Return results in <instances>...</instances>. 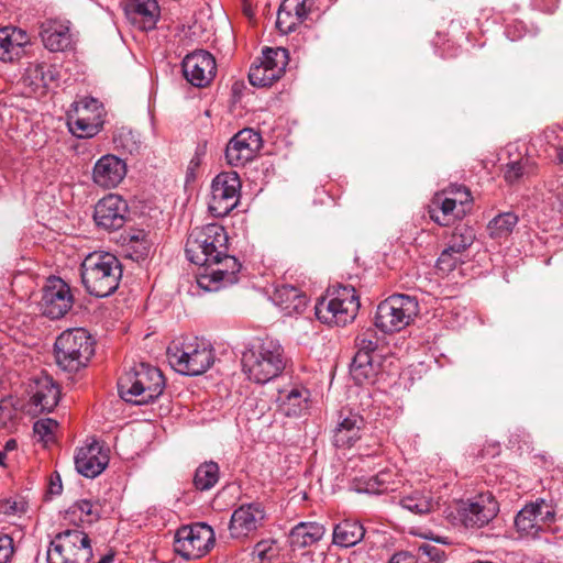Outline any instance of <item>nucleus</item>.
<instances>
[{
  "label": "nucleus",
  "mask_w": 563,
  "mask_h": 563,
  "mask_svg": "<svg viewBox=\"0 0 563 563\" xmlns=\"http://www.w3.org/2000/svg\"><path fill=\"white\" fill-rule=\"evenodd\" d=\"M80 276L87 292L104 298L118 289L122 278V265L111 253H90L80 265Z\"/></svg>",
  "instance_id": "obj_1"
},
{
  "label": "nucleus",
  "mask_w": 563,
  "mask_h": 563,
  "mask_svg": "<svg viewBox=\"0 0 563 563\" xmlns=\"http://www.w3.org/2000/svg\"><path fill=\"white\" fill-rule=\"evenodd\" d=\"M286 364L284 347L277 340L269 338L252 345L242 355L243 372L256 384H266L276 378Z\"/></svg>",
  "instance_id": "obj_2"
},
{
  "label": "nucleus",
  "mask_w": 563,
  "mask_h": 563,
  "mask_svg": "<svg viewBox=\"0 0 563 563\" xmlns=\"http://www.w3.org/2000/svg\"><path fill=\"white\" fill-rule=\"evenodd\" d=\"M165 389V378L159 368L140 363L118 380L120 397L134 405L155 401Z\"/></svg>",
  "instance_id": "obj_3"
},
{
  "label": "nucleus",
  "mask_w": 563,
  "mask_h": 563,
  "mask_svg": "<svg viewBox=\"0 0 563 563\" xmlns=\"http://www.w3.org/2000/svg\"><path fill=\"white\" fill-rule=\"evenodd\" d=\"M360 299L354 287L332 285L316 306V317L322 323L344 327L352 322L360 309Z\"/></svg>",
  "instance_id": "obj_4"
},
{
  "label": "nucleus",
  "mask_w": 563,
  "mask_h": 563,
  "mask_svg": "<svg viewBox=\"0 0 563 563\" xmlns=\"http://www.w3.org/2000/svg\"><path fill=\"white\" fill-rule=\"evenodd\" d=\"M57 365L65 372L77 373L95 354V340L84 328L62 332L54 344Z\"/></svg>",
  "instance_id": "obj_5"
},
{
  "label": "nucleus",
  "mask_w": 563,
  "mask_h": 563,
  "mask_svg": "<svg viewBox=\"0 0 563 563\" xmlns=\"http://www.w3.org/2000/svg\"><path fill=\"white\" fill-rule=\"evenodd\" d=\"M167 358L172 367L188 376L206 373L214 362V353L210 343L198 338L173 342L167 347Z\"/></svg>",
  "instance_id": "obj_6"
},
{
  "label": "nucleus",
  "mask_w": 563,
  "mask_h": 563,
  "mask_svg": "<svg viewBox=\"0 0 563 563\" xmlns=\"http://www.w3.org/2000/svg\"><path fill=\"white\" fill-rule=\"evenodd\" d=\"M228 234L217 223L194 228L186 241L185 253L189 262L205 267L228 252Z\"/></svg>",
  "instance_id": "obj_7"
},
{
  "label": "nucleus",
  "mask_w": 563,
  "mask_h": 563,
  "mask_svg": "<svg viewBox=\"0 0 563 563\" xmlns=\"http://www.w3.org/2000/svg\"><path fill=\"white\" fill-rule=\"evenodd\" d=\"M92 556L90 539L81 530H65L49 542L47 563H89Z\"/></svg>",
  "instance_id": "obj_8"
},
{
  "label": "nucleus",
  "mask_w": 563,
  "mask_h": 563,
  "mask_svg": "<svg viewBox=\"0 0 563 563\" xmlns=\"http://www.w3.org/2000/svg\"><path fill=\"white\" fill-rule=\"evenodd\" d=\"M556 521L552 499L537 498L527 503L515 517V528L521 538L538 539Z\"/></svg>",
  "instance_id": "obj_9"
},
{
  "label": "nucleus",
  "mask_w": 563,
  "mask_h": 563,
  "mask_svg": "<svg viewBox=\"0 0 563 563\" xmlns=\"http://www.w3.org/2000/svg\"><path fill=\"white\" fill-rule=\"evenodd\" d=\"M418 314V301L408 295L396 294L382 301L376 309L375 327L385 333L406 328Z\"/></svg>",
  "instance_id": "obj_10"
},
{
  "label": "nucleus",
  "mask_w": 563,
  "mask_h": 563,
  "mask_svg": "<svg viewBox=\"0 0 563 563\" xmlns=\"http://www.w3.org/2000/svg\"><path fill=\"white\" fill-rule=\"evenodd\" d=\"M241 267L239 260L225 252L203 267V272L197 275V285L205 291H218L238 283Z\"/></svg>",
  "instance_id": "obj_11"
},
{
  "label": "nucleus",
  "mask_w": 563,
  "mask_h": 563,
  "mask_svg": "<svg viewBox=\"0 0 563 563\" xmlns=\"http://www.w3.org/2000/svg\"><path fill=\"white\" fill-rule=\"evenodd\" d=\"M241 180L236 172H222L211 184V198L208 205L212 216L221 218L229 214L239 203Z\"/></svg>",
  "instance_id": "obj_12"
},
{
  "label": "nucleus",
  "mask_w": 563,
  "mask_h": 563,
  "mask_svg": "<svg viewBox=\"0 0 563 563\" xmlns=\"http://www.w3.org/2000/svg\"><path fill=\"white\" fill-rule=\"evenodd\" d=\"M175 544L176 551L185 559H199L214 544L213 529L205 522L181 527L176 532Z\"/></svg>",
  "instance_id": "obj_13"
},
{
  "label": "nucleus",
  "mask_w": 563,
  "mask_h": 563,
  "mask_svg": "<svg viewBox=\"0 0 563 563\" xmlns=\"http://www.w3.org/2000/svg\"><path fill=\"white\" fill-rule=\"evenodd\" d=\"M267 519L265 507L260 501L246 503L233 510L229 523L231 538L245 540L264 527Z\"/></svg>",
  "instance_id": "obj_14"
},
{
  "label": "nucleus",
  "mask_w": 563,
  "mask_h": 563,
  "mask_svg": "<svg viewBox=\"0 0 563 563\" xmlns=\"http://www.w3.org/2000/svg\"><path fill=\"white\" fill-rule=\"evenodd\" d=\"M263 146L260 132L245 128L235 133L225 147L227 163L233 167H241L253 161Z\"/></svg>",
  "instance_id": "obj_15"
},
{
  "label": "nucleus",
  "mask_w": 563,
  "mask_h": 563,
  "mask_svg": "<svg viewBox=\"0 0 563 563\" xmlns=\"http://www.w3.org/2000/svg\"><path fill=\"white\" fill-rule=\"evenodd\" d=\"M70 287L59 277H49L43 287L41 309L49 319L63 318L73 307Z\"/></svg>",
  "instance_id": "obj_16"
},
{
  "label": "nucleus",
  "mask_w": 563,
  "mask_h": 563,
  "mask_svg": "<svg viewBox=\"0 0 563 563\" xmlns=\"http://www.w3.org/2000/svg\"><path fill=\"white\" fill-rule=\"evenodd\" d=\"M456 194L463 197L457 200L445 197L444 194H435L428 210L430 219L439 225L448 227L462 218L466 212L465 205L471 202V192L466 187H460Z\"/></svg>",
  "instance_id": "obj_17"
},
{
  "label": "nucleus",
  "mask_w": 563,
  "mask_h": 563,
  "mask_svg": "<svg viewBox=\"0 0 563 563\" xmlns=\"http://www.w3.org/2000/svg\"><path fill=\"white\" fill-rule=\"evenodd\" d=\"M128 213V202L119 195L109 194L97 202L93 220L99 228L117 231L124 225Z\"/></svg>",
  "instance_id": "obj_18"
},
{
  "label": "nucleus",
  "mask_w": 563,
  "mask_h": 563,
  "mask_svg": "<svg viewBox=\"0 0 563 563\" xmlns=\"http://www.w3.org/2000/svg\"><path fill=\"white\" fill-rule=\"evenodd\" d=\"M499 506L492 493H483L460 509V518L466 528H482L498 514Z\"/></svg>",
  "instance_id": "obj_19"
},
{
  "label": "nucleus",
  "mask_w": 563,
  "mask_h": 563,
  "mask_svg": "<svg viewBox=\"0 0 563 563\" xmlns=\"http://www.w3.org/2000/svg\"><path fill=\"white\" fill-rule=\"evenodd\" d=\"M183 74L192 86H208L217 73L214 57L207 51L200 49L188 54L181 63Z\"/></svg>",
  "instance_id": "obj_20"
},
{
  "label": "nucleus",
  "mask_w": 563,
  "mask_h": 563,
  "mask_svg": "<svg viewBox=\"0 0 563 563\" xmlns=\"http://www.w3.org/2000/svg\"><path fill=\"white\" fill-rule=\"evenodd\" d=\"M108 463V452L97 440H91L85 446L79 448L75 455L77 472L88 478H95L100 475Z\"/></svg>",
  "instance_id": "obj_21"
},
{
  "label": "nucleus",
  "mask_w": 563,
  "mask_h": 563,
  "mask_svg": "<svg viewBox=\"0 0 563 563\" xmlns=\"http://www.w3.org/2000/svg\"><path fill=\"white\" fill-rule=\"evenodd\" d=\"M30 404L37 412H51L58 404L60 391L52 377H36L29 387Z\"/></svg>",
  "instance_id": "obj_22"
},
{
  "label": "nucleus",
  "mask_w": 563,
  "mask_h": 563,
  "mask_svg": "<svg viewBox=\"0 0 563 563\" xmlns=\"http://www.w3.org/2000/svg\"><path fill=\"white\" fill-rule=\"evenodd\" d=\"M126 175V164L115 155L101 156L92 169V180L102 188L117 187Z\"/></svg>",
  "instance_id": "obj_23"
},
{
  "label": "nucleus",
  "mask_w": 563,
  "mask_h": 563,
  "mask_svg": "<svg viewBox=\"0 0 563 563\" xmlns=\"http://www.w3.org/2000/svg\"><path fill=\"white\" fill-rule=\"evenodd\" d=\"M124 11L129 21L141 31L154 30L161 16L156 0H130Z\"/></svg>",
  "instance_id": "obj_24"
},
{
  "label": "nucleus",
  "mask_w": 563,
  "mask_h": 563,
  "mask_svg": "<svg viewBox=\"0 0 563 563\" xmlns=\"http://www.w3.org/2000/svg\"><path fill=\"white\" fill-rule=\"evenodd\" d=\"M394 477L395 474L389 470L379 471L374 475L355 476L351 481V489L368 495H382L394 492L397 488Z\"/></svg>",
  "instance_id": "obj_25"
},
{
  "label": "nucleus",
  "mask_w": 563,
  "mask_h": 563,
  "mask_svg": "<svg viewBox=\"0 0 563 563\" xmlns=\"http://www.w3.org/2000/svg\"><path fill=\"white\" fill-rule=\"evenodd\" d=\"M27 44L30 36L25 31L10 26L0 29V60L13 62L21 58Z\"/></svg>",
  "instance_id": "obj_26"
},
{
  "label": "nucleus",
  "mask_w": 563,
  "mask_h": 563,
  "mask_svg": "<svg viewBox=\"0 0 563 563\" xmlns=\"http://www.w3.org/2000/svg\"><path fill=\"white\" fill-rule=\"evenodd\" d=\"M379 355L355 354L350 364V375L356 385L375 384L380 373Z\"/></svg>",
  "instance_id": "obj_27"
},
{
  "label": "nucleus",
  "mask_w": 563,
  "mask_h": 563,
  "mask_svg": "<svg viewBox=\"0 0 563 563\" xmlns=\"http://www.w3.org/2000/svg\"><path fill=\"white\" fill-rule=\"evenodd\" d=\"M310 391L302 386L279 390L277 402L280 411L287 417H300L308 410Z\"/></svg>",
  "instance_id": "obj_28"
},
{
  "label": "nucleus",
  "mask_w": 563,
  "mask_h": 563,
  "mask_svg": "<svg viewBox=\"0 0 563 563\" xmlns=\"http://www.w3.org/2000/svg\"><path fill=\"white\" fill-rule=\"evenodd\" d=\"M364 426L363 418L357 413L350 412L338 423L333 431V444L339 449H346L354 445L361 438V429Z\"/></svg>",
  "instance_id": "obj_29"
},
{
  "label": "nucleus",
  "mask_w": 563,
  "mask_h": 563,
  "mask_svg": "<svg viewBox=\"0 0 563 563\" xmlns=\"http://www.w3.org/2000/svg\"><path fill=\"white\" fill-rule=\"evenodd\" d=\"M70 132L78 139L92 137L97 135L103 125L101 112L90 113L88 106L77 110L76 118L68 122Z\"/></svg>",
  "instance_id": "obj_30"
},
{
  "label": "nucleus",
  "mask_w": 563,
  "mask_h": 563,
  "mask_svg": "<svg viewBox=\"0 0 563 563\" xmlns=\"http://www.w3.org/2000/svg\"><path fill=\"white\" fill-rule=\"evenodd\" d=\"M325 533L323 525L301 521L289 532V544L292 550L311 547L320 541Z\"/></svg>",
  "instance_id": "obj_31"
},
{
  "label": "nucleus",
  "mask_w": 563,
  "mask_h": 563,
  "mask_svg": "<svg viewBox=\"0 0 563 563\" xmlns=\"http://www.w3.org/2000/svg\"><path fill=\"white\" fill-rule=\"evenodd\" d=\"M40 35L44 46L51 52L65 51L71 43L69 27L57 22L43 24Z\"/></svg>",
  "instance_id": "obj_32"
},
{
  "label": "nucleus",
  "mask_w": 563,
  "mask_h": 563,
  "mask_svg": "<svg viewBox=\"0 0 563 563\" xmlns=\"http://www.w3.org/2000/svg\"><path fill=\"white\" fill-rule=\"evenodd\" d=\"M365 536V528L357 520L345 519L333 528L332 542L341 548H351L360 543Z\"/></svg>",
  "instance_id": "obj_33"
},
{
  "label": "nucleus",
  "mask_w": 563,
  "mask_h": 563,
  "mask_svg": "<svg viewBox=\"0 0 563 563\" xmlns=\"http://www.w3.org/2000/svg\"><path fill=\"white\" fill-rule=\"evenodd\" d=\"M275 300L286 313H299L305 310L307 306L306 295L297 287L291 285H284L277 288L275 292Z\"/></svg>",
  "instance_id": "obj_34"
},
{
  "label": "nucleus",
  "mask_w": 563,
  "mask_h": 563,
  "mask_svg": "<svg viewBox=\"0 0 563 563\" xmlns=\"http://www.w3.org/2000/svg\"><path fill=\"white\" fill-rule=\"evenodd\" d=\"M399 504L415 515L429 514L435 506L431 493L426 490H413L405 495Z\"/></svg>",
  "instance_id": "obj_35"
},
{
  "label": "nucleus",
  "mask_w": 563,
  "mask_h": 563,
  "mask_svg": "<svg viewBox=\"0 0 563 563\" xmlns=\"http://www.w3.org/2000/svg\"><path fill=\"white\" fill-rule=\"evenodd\" d=\"M220 478V468L218 463L208 461L201 463L195 472L192 484L199 492L210 490Z\"/></svg>",
  "instance_id": "obj_36"
},
{
  "label": "nucleus",
  "mask_w": 563,
  "mask_h": 563,
  "mask_svg": "<svg viewBox=\"0 0 563 563\" xmlns=\"http://www.w3.org/2000/svg\"><path fill=\"white\" fill-rule=\"evenodd\" d=\"M288 51L286 48L266 47L263 49L262 56L258 59L261 64L269 67L274 74L282 77L285 73L286 66L288 65Z\"/></svg>",
  "instance_id": "obj_37"
},
{
  "label": "nucleus",
  "mask_w": 563,
  "mask_h": 563,
  "mask_svg": "<svg viewBox=\"0 0 563 563\" xmlns=\"http://www.w3.org/2000/svg\"><path fill=\"white\" fill-rule=\"evenodd\" d=\"M518 216L514 212H504L497 214L488 223V230L492 238H506L515 229L518 223Z\"/></svg>",
  "instance_id": "obj_38"
},
{
  "label": "nucleus",
  "mask_w": 563,
  "mask_h": 563,
  "mask_svg": "<svg viewBox=\"0 0 563 563\" xmlns=\"http://www.w3.org/2000/svg\"><path fill=\"white\" fill-rule=\"evenodd\" d=\"M113 143L117 148H121L129 154L139 153L142 146L140 134L126 126L115 130L113 133Z\"/></svg>",
  "instance_id": "obj_39"
},
{
  "label": "nucleus",
  "mask_w": 563,
  "mask_h": 563,
  "mask_svg": "<svg viewBox=\"0 0 563 563\" xmlns=\"http://www.w3.org/2000/svg\"><path fill=\"white\" fill-rule=\"evenodd\" d=\"M475 239V231L472 227L460 224L455 227L448 245L450 251L462 255L474 243Z\"/></svg>",
  "instance_id": "obj_40"
},
{
  "label": "nucleus",
  "mask_w": 563,
  "mask_h": 563,
  "mask_svg": "<svg viewBox=\"0 0 563 563\" xmlns=\"http://www.w3.org/2000/svg\"><path fill=\"white\" fill-rule=\"evenodd\" d=\"M27 78L36 88H48L57 79V71L47 64H35L27 68Z\"/></svg>",
  "instance_id": "obj_41"
},
{
  "label": "nucleus",
  "mask_w": 563,
  "mask_h": 563,
  "mask_svg": "<svg viewBox=\"0 0 563 563\" xmlns=\"http://www.w3.org/2000/svg\"><path fill=\"white\" fill-rule=\"evenodd\" d=\"M379 338L377 331L372 328L362 329L355 338V354L377 355Z\"/></svg>",
  "instance_id": "obj_42"
},
{
  "label": "nucleus",
  "mask_w": 563,
  "mask_h": 563,
  "mask_svg": "<svg viewBox=\"0 0 563 563\" xmlns=\"http://www.w3.org/2000/svg\"><path fill=\"white\" fill-rule=\"evenodd\" d=\"M280 77L274 74L269 67L254 63L249 71L250 84L254 87H269Z\"/></svg>",
  "instance_id": "obj_43"
},
{
  "label": "nucleus",
  "mask_w": 563,
  "mask_h": 563,
  "mask_svg": "<svg viewBox=\"0 0 563 563\" xmlns=\"http://www.w3.org/2000/svg\"><path fill=\"white\" fill-rule=\"evenodd\" d=\"M279 555V548L274 539L258 541L252 551V556L257 558L258 563L272 562Z\"/></svg>",
  "instance_id": "obj_44"
},
{
  "label": "nucleus",
  "mask_w": 563,
  "mask_h": 563,
  "mask_svg": "<svg viewBox=\"0 0 563 563\" xmlns=\"http://www.w3.org/2000/svg\"><path fill=\"white\" fill-rule=\"evenodd\" d=\"M58 428L56 420L51 418H44L37 420L33 426L34 437L37 441L45 444L54 441V432Z\"/></svg>",
  "instance_id": "obj_45"
},
{
  "label": "nucleus",
  "mask_w": 563,
  "mask_h": 563,
  "mask_svg": "<svg viewBox=\"0 0 563 563\" xmlns=\"http://www.w3.org/2000/svg\"><path fill=\"white\" fill-rule=\"evenodd\" d=\"M461 263L462 255L460 253L450 251V246L446 245V247L441 252L437 260V268L442 274H449L453 272Z\"/></svg>",
  "instance_id": "obj_46"
},
{
  "label": "nucleus",
  "mask_w": 563,
  "mask_h": 563,
  "mask_svg": "<svg viewBox=\"0 0 563 563\" xmlns=\"http://www.w3.org/2000/svg\"><path fill=\"white\" fill-rule=\"evenodd\" d=\"M544 137L547 140V153L556 163L563 164V137L555 133V131H545Z\"/></svg>",
  "instance_id": "obj_47"
},
{
  "label": "nucleus",
  "mask_w": 563,
  "mask_h": 563,
  "mask_svg": "<svg viewBox=\"0 0 563 563\" xmlns=\"http://www.w3.org/2000/svg\"><path fill=\"white\" fill-rule=\"evenodd\" d=\"M302 22L296 18L292 13L288 12V10L284 9V7L279 5L277 12L276 27L280 33L289 34L296 30L298 25Z\"/></svg>",
  "instance_id": "obj_48"
},
{
  "label": "nucleus",
  "mask_w": 563,
  "mask_h": 563,
  "mask_svg": "<svg viewBox=\"0 0 563 563\" xmlns=\"http://www.w3.org/2000/svg\"><path fill=\"white\" fill-rule=\"evenodd\" d=\"M529 161L520 159L506 165L504 177L508 184L517 183L523 175L528 174Z\"/></svg>",
  "instance_id": "obj_49"
},
{
  "label": "nucleus",
  "mask_w": 563,
  "mask_h": 563,
  "mask_svg": "<svg viewBox=\"0 0 563 563\" xmlns=\"http://www.w3.org/2000/svg\"><path fill=\"white\" fill-rule=\"evenodd\" d=\"M68 512L76 515L80 512V515L87 517L88 522H92L99 518V514L95 511L93 504L88 499H81L76 501L69 507Z\"/></svg>",
  "instance_id": "obj_50"
},
{
  "label": "nucleus",
  "mask_w": 563,
  "mask_h": 563,
  "mask_svg": "<svg viewBox=\"0 0 563 563\" xmlns=\"http://www.w3.org/2000/svg\"><path fill=\"white\" fill-rule=\"evenodd\" d=\"M306 1L307 0H284L280 5L303 22L309 12L306 7Z\"/></svg>",
  "instance_id": "obj_51"
},
{
  "label": "nucleus",
  "mask_w": 563,
  "mask_h": 563,
  "mask_svg": "<svg viewBox=\"0 0 563 563\" xmlns=\"http://www.w3.org/2000/svg\"><path fill=\"white\" fill-rule=\"evenodd\" d=\"M26 511V504L23 500L5 499L0 501V512L7 516H16Z\"/></svg>",
  "instance_id": "obj_52"
},
{
  "label": "nucleus",
  "mask_w": 563,
  "mask_h": 563,
  "mask_svg": "<svg viewBox=\"0 0 563 563\" xmlns=\"http://www.w3.org/2000/svg\"><path fill=\"white\" fill-rule=\"evenodd\" d=\"M14 553V543L11 536L0 532V563H8Z\"/></svg>",
  "instance_id": "obj_53"
},
{
  "label": "nucleus",
  "mask_w": 563,
  "mask_h": 563,
  "mask_svg": "<svg viewBox=\"0 0 563 563\" xmlns=\"http://www.w3.org/2000/svg\"><path fill=\"white\" fill-rule=\"evenodd\" d=\"M16 410L10 399L0 400V426L7 427L15 417Z\"/></svg>",
  "instance_id": "obj_54"
},
{
  "label": "nucleus",
  "mask_w": 563,
  "mask_h": 563,
  "mask_svg": "<svg viewBox=\"0 0 563 563\" xmlns=\"http://www.w3.org/2000/svg\"><path fill=\"white\" fill-rule=\"evenodd\" d=\"M419 552L435 563H441L444 559V552L429 543L421 544L419 547Z\"/></svg>",
  "instance_id": "obj_55"
},
{
  "label": "nucleus",
  "mask_w": 563,
  "mask_h": 563,
  "mask_svg": "<svg viewBox=\"0 0 563 563\" xmlns=\"http://www.w3.org/2000/svg\"><path fill=\"white\" fill-rule=\"evenodd\" d=\"M388 563H418L416 556L409 552H399L391 556Z\"/></svg>",
  "instance_id": "obj_56"
},
{
  "label": "nucleus",
  "mask_w": 563,
  "mask_h": 563,
  "mask_svg": "<svg viewBox=\"0 0 563 563\" xmlns=\"http://www.w3.org/2000/svg\"><path fill=\"white\" fill-rule=\"evenodd\" d=\"M63 490L62 479L58 474L51 476L48 493L51 495H59Z\"/></svg>",
  "instance_id": "obj_57"
},
{
  "label": "nucleus",
  "mask_w": 563,
  "mask_h": 563,
  "mask_svg": "<svg viewBox=\"0 0 563 563\" xmlns=\"http://www.w3.org/2000/svg\"><path fill=\"white\" fill-rule=\"evenodd\" d=\"M550 4H540V8L544 11V12H548V13H552L556 7H558V2L559 0H550Z\"/></svg>",
  "instance_id": "obj_58"
},
{
  "label": "nucleus",
  "mask_w": 563,
  "mask_h": 563,
  "mask_svg": "<svg viewBox=\"0 0 563 563\" xmlns=\"http://www.w3.org/2000/svg\"><path fill=\"white\" fill-rule=\"evenodd\" d=\"M113 561V555L112 554H106L103 555L99 561L98 563H111Z\"/></svg>",
  "instance_id": "obj_59"
},
{
  "label": "nucleus",
  "mask_w": 563,
  "mask_h": 563,
  "mask_svg": "<svg viewBox=\"0 0 563 563\" xmlns=\"http://www.w3.org/2000/svg\"><path fill=\"white\" fill-rule=\"evenodd\" d=\"M15 446H16V441H15V440H13V439L9 440V441L7 442V444H5V448H7L8 450L14 449Z\"/></svg>",
  "instance_id": "obj_60"
},
{
  "label": "nucleus",
  "mask_w": 563,
  "mask_h": 563,
  "mask_svg": "<svg viewBox=\"0 0 563 563\" xmlns=\"http://www.w3.org/2000/svg\"><path fill=\"white\" fill-rule=\"evenodd\" d=\"M5 459V454L0 451V465H3Z\"/></svg>",
  "instance_id": "obj_61"
}]
</instances>
